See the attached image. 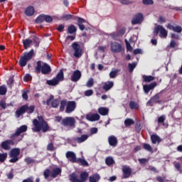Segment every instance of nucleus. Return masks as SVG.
Returning a JSON list of instances; mask_svg holds the SVG:
<instances>
[{"mask_svg":"<svg viewBox=\"0 0 182 182\" xmlns=\"http://www.w3.org/2000/svg\"><path fill=\"white\" fill-rule=\"evenodd\" d=\"M33 126L32 131L33 132H43V133H46L49 130V125H48V123L45 119H43V117L38 116V119H34L33 120Z\"/></svg>","mask_w":182,"mask_h":182,"instance_id":"nucleus-1","label":"nucleus"},{"mask_svg":"<svg viewBox=\"0 0 182 182\" xmlns=\"http://www.w3.org/2000/svg\"><path fill=\"white\" fill-rule=\"evenodd\" d=\"M51 68L49 65L46 63H43L41 61L37 62V66L36 67V73H43V75H48V73H50Z\"/></svg>","mask_w":182,"mask_h":182,"instance_id":"nucleus-2","label":"nucleus"},{"mask_svg":"<svg viewBox=\"0 0 182 182\" xmlns=\"http://www.w3.org/2000/svg\"><path fill=\"white\" fill-rule=\"evenodd\" d=\"M28 130V127L26 125H22L19 128H18L14 134L11 135V139L14 140V141H21L23 136H21V133H25Z\"/></svg>","mask_w":182,"mask_h":182,"instance_id":"nucleus-3","label":"nucleus"},{"mask_svg":"<svg viewBox=\"0 0 182 182\" xmlns=\"http://www.w3.org/2000/svg\"><path fill=\"white\" fill-rule=\"evenodd\" d=\"M32 56H33V49H31L28 53H24L19 60L20 66L21 68L26 66V63L32 59Z\"/></svg>","mask_w":182,"mask_h":182,"instance_id":"nucleus-4","label":"nucleus"},{"mask_svg":"<svg viewBox=\"0 0 182 182\" xmlns=\"http://www.w3.org/2000/svg\"><path fill=\"white\" fill-rule=\"evenodd\" d=\"M63 80V71L60 70L56 75V77L53 80H47V85L50 86H56V85L59 84V82H62Z\"/></svg>","mask_w":182,"mask_h":182,"instance_id":"nucleus-5","label":"nucleus"},{"mask_svg":"<svg viewBox=\"0 0 182 182\" xmlns=\"http://www.w3.org/2000/svg\"><path fill=\"white\" fill-rule=\"evenodd\" d=\"M110 49L112 53H121V52L124 50V48H123L122 43H119L116 41L110 43Z\"/></svg>","mask_w":182,"mask_h":182,"instance_id":"nucleus-6","label":"nucleus"},{"mask_svg":"<svg viewBox=\"0 0 182 182\" xmlns=\"http://www.w3.org/2000/svg\"><path fill=\"white\" fill-rule=\"evenodd\" d=\"M159 32L160 38H167V30H166L163 26L158 25L154 31V35H159Z\"/></svg>","mask_w":182,"mask_h":182,"instance_id":"nucleus-7","label":"nucleus"},{"mask_svg":"<svg viewBox=\"0 0 182 182\" xmlns=\"http://www.w3.org/2000/svg\"><path fill=\"white\" fill-rule=\"evenodd\" d=\"M75 123L76 121L73 117H67L61 121L63 126H68L69 127H75Z\"/></svg>","mask_w":182,"mask_h":182,"instance_id":"nucleus-8","label":"nucleus"},{"mask_svg":"<svg viewBox=\"0 0 182 182\" xmlns=\"http://www.w3.org/2000/svg\"><path fill=\"white\" fill-rule=\"evenodd\" d=\"M20 153L21 149L18 148L11 149L10 152V157H11L10 163H16L18 161V156H19Z\"/></svg>","mask_w":182,"mask_h":182,"instance_id":"nucleus-9","label":"nucleus"},{"mask_svg":"<svg viewBox=\"0 0 182 182\" xmlns=\"http://www.w3.org/2000/svg\"><path fill=\"white\" fill-rule=\"evenodd\" d=\"M72 48L74 50V56L75 58H80V56H82V48H80V45L77 43H73Z\"/></svg>","mask_w":182,"mask_h":182,"instance_id":"nucleus-10","label":"nucleus"},{"mask_svg":"<svg viewBox=\"0 0 182 182\" xmlns=\"http://www.w3.org/2000/svg\"><path fill=\"white\" fill-rule=\"evenodd\" d=\"M76 109V102L74 101H69L67 102L65 113H72L73 112H75V109Z\"/></svg>","mask_w":182,"mask_h":182,"instance_id":"nucleus-11","label":"nucleus"},{"mask_svg":"<svg viewBox=\"0 0 182 182\" xmlns=\"http://www.w3.org/2000/svg\"><path fill=\"white\" fill-rule=\"evenodd\" d=\"M89 122H97L100 119V115L99 114L89 113L85 116Z\"/></svg>","mask_w":182,"mask_h":182,"instance_id":"nucleus-12","label":"nucleus"},{"mask_svg":"<svg viewBox=\"0 0 182 182\" xmlns=\"http://www.w3.org/2000/svg\"><path fill=\"white\" fill-rule=\"evenodd\" d=\"M15 141L14 140H6L1 143V146L4 150H9L11 149V145L14 146Z\"/></svg>","mask_w":182,"mask_h":182,"instance_id":"nucleus-13","label":"nucleus"},{"mask_svg":"<svg viewBox=\"0 0 182 182\" xmlns=\"http://www.w3.org/2000/svg\"><path fill=\"white\" fill-rule=\"evenodd\" d=\"M122 172L124 178H129L132 174V169L127 166H122Z\"/></svg>","mask_w":182,"mask_h":182,"instance_id":"nucleus-14","label":"nucleus"},{"mask_svg":"<svg viewBox=\"0 0 182 182\" xmlns=\"http://www.w3.org/2000/svg\"><path fill=\"white\" fill-rule=\"evenodd\" d=\"M157 86V82H152L149 85H145L143 86L144 92L147 95L150 90H153L154 87Z\"/></svg>","mask_w":182,"mask_h":182,"instance_id":"nucleus-15","label":"nucleus"},{"mask_svg":"<svg viewBox=\"0 0 182 182\" xmlns=\"http://www.w3.org/2000/svg\"><path fill=\"white\" fill-rule=\"evenodd\" d=\"M82 77V73L79 70H75L73 72V75L71 76L72 82H77Z\"/></svg>","mask_w":182,"mask_h":182,"instance_id":"nucleus-16","label":"nucleus"},{"mask_svg":"<svg viewBox=\"0 0 182 182\" xmlns=\"http://www.w3.org/2000/svg\"><path fill=\"white\" fill-rule=\"evenodd\" d=\"M143 22V14H138L135 16V18L132 19V23L136 25L137 23H141Z\"/></svg>","mask_w":182,"mask_h":182,"instance_id":"nucleus-17","label":"nucleus"},{"mask_svg":"<svg viewBox=\"0 0 182 182\" xmlns=\"http://www.w3.org/2000/svg\"><path fill=\"white\" fill-rule=\"evenodd\" d=\"M166 28L168 29H170V31H173V32H177L178 33H180L182 31L181 26H174L171 25V23H168Z\"/></svg>","mask_w":182,"mask_h":182,"instance_id":"nucleus-18","label":"nucleus"},{"mask_svg":"<svg viewBox=\"0 0 182 182\" xmlns=\"http://www.w3.org/2000/svg\"><path fill=\"white\" fill-rule=\"evenodd\" d=\"M124 33H126V28H122L118 33H111V36L113 39L117 41V39H119V36H122Z\"/></svg>","mask_w":182,"mask_h":182,"instance_id":"nucleus-19","label":"nucleus"},{"mask_svg":"<svg viewBox=\"0 0 182 182\" xmlns=\"http://www.w3.org/2000/svg\"><path fill=\"white\" fill-rule=\"evenodd\" d=\"M66 157L70 161H72V163H76V154L74 152L68 151L66 153Z\"/></svg>","mask_w":182,"mask_h":182,"instance_id":"nucleus-20","label":"nucleus"},{"mask_svg":"<svg viewBox=\"0 0 182 182\" xmlns=\"http://www.w3.org/2000/svg\"><path fill=\"white\" fill-rule=\"evenodd\" d=\"M27 109H28V105H23V107H21L19 109H18L16 112V117L18 118L21 117V116H22V114H23V113L26 112Z\"/></svg>","mask_w":182,"mask_h":182,"instance_id":"nucleus-21","label":"nucleus"},{"mask_svg":"<svg viewBox=\"0 0 182 182\" xmlns=\"http://www.w3.org/2000/svg\"><path fill=\"white\" fill-rule=\"evenodd\" d=\"M87 139H89V135L82 134L81 136L75 138V140L77 141V143L80 144L86 141Z\"/></svg>","mask_w":182,"mask_h":182,"instance_id":"nucleus-22","label":"nucleus"},{"mask_svg":"<svg viewBox=\"0 0 182 182\" xmlns=\"http://www.w3.org/2000/svg\"><path fill=\"white\" fill-rule=\"evenodd\" d=\"M33 14H35V9L33 8V6H29L28 7H27L26 9L25 14L27 16H32V15H33Z\"/></svg>","mask_w":182,"mask_h":182,"instance_id":"nucleus-23","label":"nucleus"},{"mask_svg":"<svg viewBox=\"0 0 182 182\" xmlns=\"http://www.w3.org/2000/svg\"><path fill=\"white\" fill-rule=\"evenodd\" d=\"M114 85V83L112 81L107 82L104 83V85L102 86V89L104 90H106V92H107V90H110V89L113 87Z\"/></svg>","mask_w":182,"mask_h":182,"instance_id":"nucleus-24","label":"nucleus"},{"mask_svg":"<svg viewBox=\"0 0 182 182\" xmlns=\"http://www.w3.org/2000/svg\"><path fill=\"white\" fill-rule=\"evenodd\" d=\"M151 140L153 144H159L161 141V139L157 134H153L151 136Z\"/></svg>","mask_w":182,"mask_h":182,"instance_id":"nucleus-25","label":"nucleus"},{"mask_svg":"<svg viewBox=\"0 0 182 182\" xmlns=\"http://www.w3.org/2000/svg\"><path fill=\"white\" fill-rule=\"evenodd\" d=\"M108 142L109 146H114L117 144V138H116L114 136H109Z\"/></svg>","mask_w":182,"mask_h":182,"instance_id":"nucleus-26","label":"nucleus"},{"mask_svg":"<svg viewBox=\"0 0 182 182\" xmlns=\"http://www.w3.org/2000/svg\"><path fill=\"white\" fill-rule=\"evenodd\" d=\"M62 173V169L60 168H54L51 171V176L55 178L57 176H59Z\"/></svg>","mask_w":182,"mask_h":182,"instance_id":"nucleus-27","label":"nucleus"},{"mask_svg":"<svg viewBox=\"0 0 182 182\" xmlns=\"http://www.w3.org/2000/svg\"><path fill=\"white\" fill-rule=\"evenodd\" d=\"M87 177H89V174L87 173V172H82L77 182H85L86 181Z\"/></svg>","mask_w":182,"mask_h":182,"instance_id":"nucleus-28","label":"nucleus"},{"mask_svg":"<svg viewBox=\"0 0 182 182\" xmlns=\"http://www.w3.org/2000/svg\"><path fill=\"white\" fill-rule=\"evenodd\" d=\"M129 107L132 109V110H137L140 107V105H139V103L136 102L130 101Z\"/></svg>","mask_w":182,"mask_h":182,"instance_id":"nucleus-29","label":"nucleus"},{"mask_svg":"<svg viewBox=\"0 0 182 182\" xmlns=\"http://www.w3.org/2000/svg\"><path fill=\"white\" fill-rule=\"evenodd\" d=\"M98 113L101 114V116H107L109 114V109L106 107H100L98 109Z\"/></svg>","mask_w":182,"mask_h":182,"instance_id":"nucleus-30","label":"nucleus"},{"mask_svg":"<svg viewBox=\"0 0 182 182\" xmlns=\"http://www.w3.org/2000/svg\"><path fill=\"white\" fill-rule=\"evenodd\" d=\"M32 40L27 38L23 41V44L25 49H28V48H31V45H32Z\"/></svg>","mask_w":182,"mask_h":182,"instance_id":"nucleus-31","label":"nucleus"},{"mask_svg":"<svg viewBox=\"0 0 182 182\" xmlns=\"http://www.w3.org/2000/svg\"><path fill=\"white\" fill-rule=\"evenodd\" d=\"M142 79L144 82H146V83H149V82H153V80H154V77L151 75H143Z\"/></svg>","mask_w":182,"mask_h":182,"instance_id":"nucleus-32","label":"nucleus"},{"mask_svg":"<svg viewBox=\"0 0 182 182\" xmlns=\"http://www.w3.org/2000/svg\"><path fill=\"white\" fill-rule=\"evenodd\" d=\"M99 180H100V176H99V174L90 176V182H97Z\"/></svg>","mask_w":182,"mask_h":182,"instance_id":"nucleus-33","label":"nucleus"},{"mask_svg":"<svg viewBox=\"0 0 182 182\" xmlns=\"http://www.w3.org/2000/svg\"><path fill=\"white\" fill-rule=\"evenodd\" d=\"M134 124V120H133L132 119L128 118L124 120L125 127H130V126H132V124Z\"/></svg>","mask_w":182,"mask_h":182,"instance_id":"nucleus-34","label":"nucleus"},{"mask_svg":"<svg viewBox=\"0 0 182 182\" xmlns=\"http://www.w3.org/2000/svg\"><path fill=\"white\" fill-rule=\"evenodd\" d=\"M119 72H120V70H119V69H117V70H115L111 71V72L109 73V77H110L111 79L114 78L115 77L117 76V73H119Z\"/></svg>","mask_w":182,"mask_h":182,"instance_id":"nucleus-35","label":"nucleus"},{"mask_svg":"<svg viewBox=\"0 0 182 182\" xmlns=\"http://www.w3.org/2000/svg\"><path fill=\"white\" fill-rule=\"evenodd\" d=\"M70 180L73 182H77L79 181V178H77L76 173H72L71 175H70Z\"/></svg>","mask_w":182,"mask_h":182,"instance_id":"nucleus-36","label":"nucleus"},{"mask_svg":"<svg viewBox=\"0 0 182 182\" xmlns=\"http://www.w3.org/2000/svg\"><path fill=\"white\" fill-rule=\"evenodd\" d=\"M136 66H137V64L136 63H132L128 64V69L129 72H133L134 69L136 68Z\"/></svg>","mask_w":182,"mask_h":182,"instance_id":"nucleus-37","label":"nucleus"},{"mask_svg":"<svg viewBox=\"0 0 182 182\" xmlns=\"http://www.w3.org/2000/svg\"><path fill=\"white\" fill-rule=\"evenodd\" d=\"M68 32L70 34L75 33V32H76V27L74 25H71L68 27Z\"/></svg>","mask_w":182,"mask_h":182,"instance_id":"nucleus-38","label":"nucleus"},{"mask_svg":"<svg viewBox=\"0 0 182 182\" xmlns=\"http://www.w3.org/2000/svg\"><path fill=\"white\" fill-rule=\"evenodd\" d=\"M6 157H8V154L7 153L0 154V161H1V163H4V161H5V160H6Z\"/></svg>","mask_w":182,"mask_h":182,"instance_id":"nucleus-39","label":"nucleus"},{"mask_svg":"<svg viewBox=\"0 0 182 182\" xmlns=\"http://www.w3.org/2000/svg\"><path fill=\"white\" fill-rule=\"evenodd\" d=\"M144 149H145V150H147V151H149V153H153V148H151V146H150V144H144Z\"/></svg>","mask_w":182,"mask_h":182,"instance_id":"nucleus-40","label":"nucleus"},{"mask_svg":"<svg viewBox=\"0 0 182 182\" xmlns=\"http://www.w3.org/2000/svg\"><path fill=\"white\" fill-rule=\"evenodd\" d=\"M105 162L107 166H112V164H113V163H114V160H113V158H112V157H107L106 159Z\"/></svg>","mask_w":182,"mask_h":182,"instance_id":"nucleus-41","label":"nucleus"},{"mask_svg":"<svg viewBox=\"0 0 182 182\" xmlns=\"http://www.w3.org/2000/svg\"><path fill=\"white\" fill-rule=\"evenodd\" d=\"M45 21V15L43 16H39L36 19V22L37 23H42V22H43Z\"/></svg>","mask_w":182,"mask_h":182,"instance_id":"nucleus-42","label":"nucleus"},{"mask_svg":"<svg viewBox=\"0 0 182 182\" xmlns=\"http://www.w3.org/2000/svg\"><path fill=\"white\" fill-rule=\"evenodd\" d=\"M67 105H68V102L65 100L61 101L60 107V109L61 112H63L65 110V107L67 106Z\"/></svg>","mask_w":182,"mask_h":182,"instance_id":"nucleus-43","label":"nucleus"},{"mask_svg":"<svg viewBox=\"0 0 182 182\" xmlns=\"http://www.w3.org/2000/svg\"><path fill=\"white\" fill-rule=\"evenodd\" d=\"M125 43H126V46H127V50H128L129 52H132L133 47H132V46L130 45V43H129L127 39H125Z\"/></svg>","mask_w":182,"mask_h":182,"instance_id":"nucleus-44","label":"nucleus"},{"mask_svg":"<svg viewBox=\"0 0 182 182\" xmlns=\"http://www.w3.org/2000/svg\"><path fill=\"white\" fill-rule=\"evenodd\" d=\"M173 166L175 167V168H176V170H178V171H180V173H181V165L180 164V163L178 162H173Z\"/></svg>","mask_w":182,"mask_h":182,"instance_id":"nucleus-45","label":"nucleus"},{"mask_svg":"<svg viewBox=\"0 0 182 182\" xmlns=\"http://www.w3.org/2000/svg\"><path fill=\"white\" fill-rule=\"evenodd\" d=\"M95 83V81L93 80V78H90L88 81L87 82L86 86L87 87H92Z\"/></svg>","mask_w":182,"mask_h":182,"instance_id":"nucleus-46","label":"nucleus"},{"mask_svg":"<svg viewBox=\"0 0 182 182\" xmlns=\"http://www.w3.org/2000/svg\"><path fill=\"white\" fill-rule=\"evenodd\" d=\"M6 87L5 86H1L0 87V95H6Z\"/></svg>","mask_w":182,"mask_h":182,"instance_id":"nucleus-47","label":"nucleus"},{"mask_svg":"<svg viewBox=\"0 0 182 182\" xmlns=\"http://www.w3.org/2000/svg\"><path fill=\"white\" fill-rule=\"evenodd\" d=\"M151 99H152L154 103H160V101H159V100L160 99V95H156Z\"/></svg>","mask_w":182,"mask_h":182,"instance_id":"nucleus-48","label":"nucleus"},{"mask_svg":"<svg viewBox=\"0 0 182 182\" xmlns=\"http://www.w3.org/2000/svg\"><path fill=\"white\" fill-rule=\"evenodd\" d=\"M133 53H134V55H141V54H143V50H141L140 48H136V49L134 50Z\"/></svg>","mask_w":182,"mask_h":182,"instance_id":"nucleus-49","label":"nucleus"},{"mask_svg":"<svg viewBox=\"0 0 182 182\" xmlns=\"http://www.w3.org/2000/svg\"><path fill=\"white\" fill-rule=\"evenodd\" d=\"M55 149V146H53V143H49L47 146V150H48V151H53Z\"/></svg>","mask_w":182,"mask_h":182,"instance_id":"nucleus-50","label":"nucleus"},{"mask_svg":"<svg viewBox=\"0 0 182 182\" xmlns=\"http://www.w3.org/2000/svg\"><path fill=\"white\" fill-rule=\"evenodd\" d=\"M62 19L63 21H69L70 19H72V15L65 14V15L63 16Z\"/></svg>","mask_w":182,"mask_h":182,"instance_id":"nucleus-51","label":"nucleus"},{"mask_svg":"<svg viewBox=\"0 0 182 182\" xmlns=\"http://www.w3.org/2000/svg\"><path fill=\"white\" fill-rule=\"evenodd\" d=\"M177 46V42H176L174 40H171L169 46H168V48H176Z\"/></svg>","mask_w":182,"mask_h":182,"instance_id":"nucleus-52","label":"nucleus"},{"mask_svg":"<svg viewBox=\"0 0 182 182\" xmlns=\"http://www.w3.org/2000/svg\"><path fill=\"white\" fill-rule=\"evenodd\" d=\"M144 5H153V0H142Z\"/></svg>","mask_w":182,"mask_h":182,"instance_id":"nucleus-53","label":"nucleus"},{"mask_svg":"<svg viewBox=\"0 0 182 182\" xmlns=\"http://www.w3.org/2000/svg\"><path fill=\"white\" fill-rule=\"evenodd\" d=\"M44 21H46V22H52V21H53V18H52V17L50 16H45L44 15Z\"/></svg>","mask_w":182,"mask_h":182,"instance_id":"nucleus-54","label":"nucleus"},{"mask_svg":"<svg viewBox=\"0 0 182 182\" xmlns=\"http://www.w3.org/2000/svg\"><path fill=\"white\" fill-rule=\"evenodd\" d=\"M26 110H27L28 113H33V112L35 110V106L32 105V106L28 107Z\"/></svg>","mask_w":182,"mask_h":182,"instance_id":"nucleus-55","label":"nucleus"},{"mask_svg":"<svg viewBox=\"0 0 182 182\" xmlns=\"http://www.w3.org/2000/svg\"><path fill=\"white\" fill-rule=\"evenodd\" d=\"M159 23H166V17L160 16L158 19Z\"/></svg>","mask_w":182,"mask_h":182,"instance_id":"nucleus-56","label":"nucleus"},{"mask_svg":"<svg viewBox=\"0 0 182 182\" xmlns=\"http://www.w3.org/2000/svg\"><path fill=\"white\" fill-rule=\"evenodd\" d=\"M92 95H93V90H87L85 92V96H92Z\"/></svg>","mask_w":182,"mask_h":182,"instance_id":"nucleus-57","label":"nucleus"},{"mask_svg":"<svg viewBox=\"0 0 182 182\" xmlns=\"http://www.w3.org/2000/svg\"><path fill=\"white\" fill-rule=\"evenodd\" d=\"M97 132H98V129L96 127H92L90 129V134H96Z\"/></svg>","mask_w":182,"mask_h":182,"instance_id":"nucleus-58","label":"nucleus"},{"mask_svg":"<svg viewBox=\"0 0 182 182\" xmlns=\"http://www.w3.org/2000/svg\"><path fill=\"white\" fill-rule=\"evenodd\" d=\"M51 105L53 107H57L58 106H59V101H58V100H55L53 101Z\"/></svg>","mask_w":182,"mask_h":182,"instance_id":"nucleus-59","label":"nucleus"},{"mask_svg":"<svg viewBox=\"0 0 182 182\" xmlns=\"http://www.w3.org/2000/svg\"><path fill=\"white\" fill-rule=\"evenodd\" d=\"M31 79H32V77L29 74H26L23 77V80H25V82H28L31 80Z\"/></svg>","mask_w":182,"mask_h":182,"instance_id":"nucleus-60","label":"nucleus"},{"mask_svg":"<svg viewBox=\"0 0 182 182\" xmlns=\"http://www.w3.org/2000/svg\"><path fill=\"white\" fill-rule=\"evenodd\" d=\"M165 120H166V117H164V115L161 116V117L158 119L159 123H164Z\"/></svg>","mask_w":182,"mask_h":182,"instance_id":"nucleus-61","label":"nucleus"},{"mask_svg":"<svg viewBox=\"0 0 182 182\" xmlns=\"http://www.w3.org/2000/svg\"><path fill=\"white\" fill-rule=\"evenodd\" d=\"M49 174H50V172L49 171L48 169H46L43 173V176L45 178H48L49 177Z\"/></svg>","mask_w":182,"mask_h":182,"instance_id":"nucleus-62","label":"nucleus"},{"mask_svg":"<svg viewBox=\"0 0 182 182\" xmlns=\"http://www.w3.org/2000/svg\"><path fill=\"white\" fill-rule=\"evenodd\" d=\"M80 162L81 163L82 166H89V163L85 159H80Z\"/></svg>","mask_w":182,"mask_h":182,"instance_id":"nucleus-63","label":"nucleus"},{"mask_svg":"<svg viewBox=\"0 0 182 182\" xmlns=\"http://www.w3.org/2000/svg\"><path fill=\"white\" fill-rule=\"evenodd\" d=\"M171 38H172V40L173 41V39H179L180 37L178 36V34L172 33Z\"/></svg>","mask_w":182,"mask_h":182,"instance_id":"nucleus-64","label":"nucleus"}]
</instances>
